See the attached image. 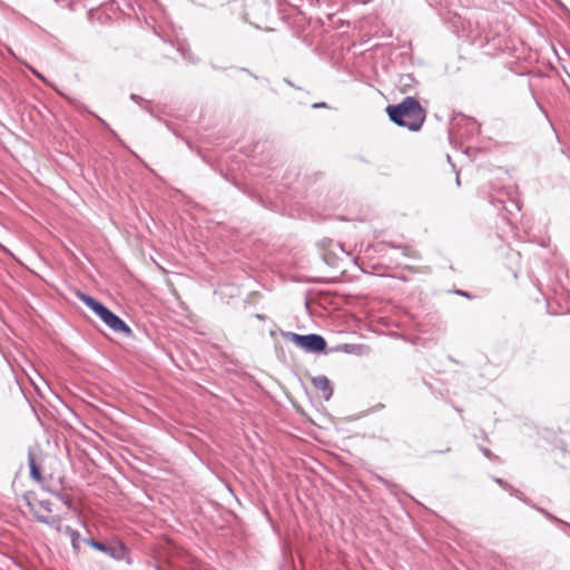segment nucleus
<instances>
[{
    "label": "nucleus",
    "instance_id": "nucleus-11",
    "mask_svg": "<svg viewBox=\"0 0 570 570\" xmlns=\"http://www.w3.org/2000/svg\"><path fill=\"white\" fill-rule=\"evenodd\" d=\"M63 503L67 505V509H70L71 505H70V501L68 499H65L63 500Z\"/></svg>",
    "mask_w": 570,
    "mask_h": 570
},
{
    "label": "nucleus",
    "instance_id": "nucleus-10",
    "mask_svg": "<svg viewBox=\"0 0 570 570\" xmlns=\"http://www.w3.org/2000/svg\"><path fill=\"white\" fill-rule=\"evenodd\" d=\"M324 261L331 266H336L337 259L333 255L323 254Z\"/></svg>",
    "mask_w": 570,
    "mask_h": 570
},
{
    "label": "nucleus",
    "instance_id": "nucleus-2",
    "mask_svg": "<svg viewBox=\"0 0 570 570\" xmlns=\"http://www.w3.org/2000/svg\"><path fill=\"white\" fill-rule=\"evenodd\" d=\"M24 499L38 521L53 527L58 532L62 530L61 517L57 513L59 509H53L56 504L50 499H36L31 495H24Z\"/></svg>",
    "mask_w": 570,
    "mask_h": 570
},
{
    "label": "nucleus",
    "instance_id": "nucleus-8",
    "mask_svg": "<svg viewBox=\"0 0 570 570\" xmlns=\"http://www.w3.org/2000/svg\"><path fill=\"white\" fill-rule=\"evenodd\" d=\"M29 466H30V475H31V478L35 481L40 483L42 481L40 468L37 464L35 456L31 455V454L29 455Z\"/></svg>",
    "mask_w": 570,
    "mask_h": 570
},
{
    "label": "nucleus",
    "instance_id": "nucleus-1",
    "mask_svg": "<svg viewBox=\"0 0 570 570\" xmlns=\"http://www.w3.org/2000/svg\"><path fill=\"white\" fill-rule=\"evenodd\" d=\"M385 111L392 122L411 131H419L426 118L424 108L414 97H406L400 104L389 105Z\"/></svg>",
    "mask_w": 570,
    "mask_h": 570
},
{
    "label": "nucleus",
    "instance_id": "nucleus-6",
    "mask_svg": "<svg viewBox=\"0 0 570 570\" xmlns=\"http://www.w3.org/2000/svg\"><path fill=\"white\" fill-rule=\"evenodd\" d=\"M107 554L116 560H124L128 556V550L121 543L110 544L107 547Z\"/></svg>",
    "mask_w": 570,
    "mask_h": 570
},
{
    "label": "nucleus",
    "instance_id": "nucleus-12",
    "mask_svg": "<svg viewBox=\"0 0 570 570\" xmlns=\"http://www.w3.org/2000/svg\"><path fill=\"white\" fill-rule=\"evenodd\" d=\"M458 293H459L460 295H462V296L469 297V295H468L466 293H464V292H461V291H460V292H458Z\"/></svg>",
    "mask_w": 570,
    "mask_h": 570
},
{
    "label": "nucleus",
    "instance_id": "nucleus-3",
    "mask_svg": "<svg viewBox=\"0 0 570 570\" xmlns=\"http://www.w3.org/2000/svg\"><path fill=\"white\" fill-rule=\"evenodd\" d=\"M77 297L92 312H95V314L112 331L117 333H125L126 335H131L130 327L97 299L80 292L77 293Z\"/></svg>",
    "mask_w": 570,
    "mask_h": 570
},
{
    "label": "nucleus",
    "instance_id": "nucleus-7",
    "mask_svg": "<svg viewBox=\"0 0 570 570\" xmlns=\"http://www.w3.org/2000/svg\"><path fill=\"white\" fill-rule=\"evenodd\" d=\"M60 532L69 534L73 550L78 553L80 551V534L69 527L62 528Z\"/></svg>",
    "mask_w": 570,
    "mask_h": 570
},
{
    "label": "nucleus",
    "instance_id": "nucleus-5",
    "mask_svg": "<svg viewBox=\"0 0 570 570\" xmlns=\"http://www.w3.org/2000/svg\"><path fill=\"white\" fill-rule=\"evenodd\" d=\"M312 384L314 389L320 393V396L326 401H328L333 394V389L331 386L330 380L324 376L320 375L312 379Z\"/></svg>",
    "mask_w": 570,
    "mask_h": 570
},
{
    "label": "nucleus",
    "instance_id": "nucleus-9",
    "mask_svg": "<svg viewBox=\"0 0 570 570\" xmlns=\"http://www.w3.org/2000/svg\"><path fill=\"white\" fill-rule=\"evenodd\" d=\"M86 543L96 550L107 553V547H108L107 544L95 541L94 539L86 540Z\"/></svg>",
    "mask_w": 570,
    "mask_h": 570
},
{
    "label": "nucleus",
    "instance_id": "nucleus-4",
    "mask_svg": "<svg viewBox=\"0 0 570 570\" xmlns=\"http://www.w3.org/2000/svg\"><path fill=\"white\" fill-rule=\"evenodd\" d=\"M292 341L307 352L321 353L326 348L325 340L317 334L298 335L293 334Z\"/></svg>",
    "mask_w": 570,
    "mask_h": 570
}]
</instances>
